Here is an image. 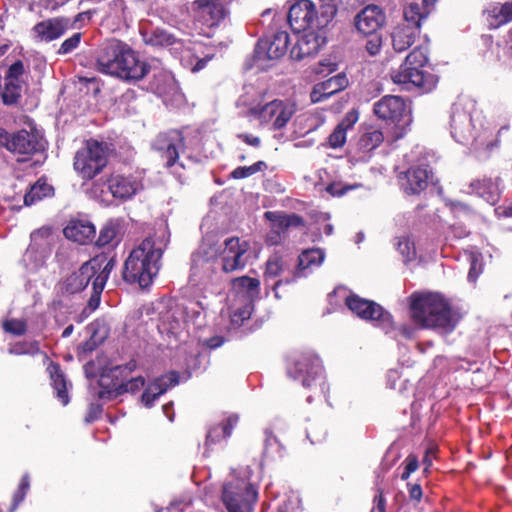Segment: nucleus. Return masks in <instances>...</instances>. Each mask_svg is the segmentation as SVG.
Here are the masks:
<instances>
[{
	"label": "nucleus",
	"mask_w": 512,
	"mask_h": 512,
	"mask_svg": "<svg viewBox=\"0 0 512 512\" xmlns=\"http://www.w3.org/2000/svg\"><path fill=\"white\" fill-rule=\"evenodd\" d=\"M248 250V242L238 237H230L223 243H218L214 236L206 235L197 251L192 254V275L210 278L215 264H218L224 273L242 270L246 266Z\"/></svg>",
	"instance_id": "f257e3e1"
},
{
	"label": "nucleus",
	"mask_w": 512,
	"mask_h": 512,
	"mask_svg": "<svg viewBox=\"0 0 512 512\" xmlns=\"http://www.w3.org/2000/svg\"><path fill=\"white\" fill-rule=\"evenodd\" d=\"M115 266L114 258L105 254L97 255L80 266L79 269L63 277L56 284V294L60 303H67L78 297L91 283L92 294L88 300V308L94 311L98 308L101 294Z\"/></svg>",
	"instance_id": "f03ea898"
},
{
	"label": "nucleus",
	"mask_w": 512,
	"mask_h": 512,
	"mask_svg": "<svg viewBox=\"0 0 512 512\" xmlns=\"http://www.w3.org/2000/svg\"><path fill=\"white\" fill-rule=\"evenodd\" d=\"M169 238L168 229L163 225L153 235L146 237L126 259L123 279L131 284L137 283L142 288L148 287L159 272Z\"/></svg>",
	"instance_id": "7ed1b4c3"
},
{
	"label": "nucleus",
	"mask_w": 512,
	"mask_h": 512,
	"mask_svg": "<svg viewBox=\"0 0 512 512\" xmlns=\"http://www.w3.org/2000/svg\"><path fill=\"white\" fill-rule=\"evenodd\" d=\"M411 317L421 327L441 333L451 332L457 324L448 303L437 293L411 295Z\"/></svg>",
	"instance_id": "20e7f679"
},
{
	"label": "nucleus",
	"mask_w": 512,
	"mask_h": 512,
	"mask_svg": "<svg viewBox=\"0 0 512 512\" xmlns=\"http://www.w3.org/2000/svg\"><path fill=\"white\" fill-rule=\"evenodd\" d=\"M428 60L427 43L416 46L407 55L399 70L392 74L393 82L404 85L407 90L415 88L422 93L433 90L437 84V78L423 69Z\"/></svg>",
	"instance_id": "39448f33"
},
{
	"label": "nucleus",
	"mask_w": 512,
	"mask_h": 512,
	"mask_svg": "<svg viewBox=\"0 0 512 512\" xmlns=\"http://www.w3.org/2000/svg\"><path fill=\"white\" fill-rule=\"evenodd\" d=\"M251 475L252 470L248 466L232 471L222 491V500L228 512L253 511L258 492L251 483Z\"/></svg>",
	"instance_id": "423d86ee"
},
{
	"label": "nucleus",
	"mask_w": 512,
	"mask_h": 512,
	"mask_svg": "<svg viewBox=\"0 0 512 512\" xmlns=\"http://www.w3.org/2000/svg\"><path fill=\"white\" fill-rule=\"evenodd\" d=\"M136 368L137 362L132 359L125 365L103 370L99 378L101 390L98 392V398L110 400L123 393H134L140 390L145 384L144 378L142 376L128 378Z\"/></svg>",
	"instance_id": "0eeeda50"
},
{
	"label": "nucleus",
	"mask_w": 512,
	"mask_h": 512,
	"mask_svg": "<svg viewBox=\"0 0 512 512\" xmlns=\"http://www.w3.org/2000/svg\"><path fill=\"white\" fill-rule=\"evenodd\" d=\"M449 126L451 136L458 143L468 144L476 142L479 146L486 145L487 148L491 145L483 139L487 131H482L481 127L477 128L472 111L460 103H455L451 108Z\"/></svg>",
	"instance_id": "6e6552de"
},
{
	"label": "nucleus",
	"mask_w": 512,
	"mask_h": 512,
	"mask_svg": "<svg viewBox=\"0 0 512 512\" xmlns=\"http://www.w3.org/2000/svg\"><path fill=\"white\" fill-rule=\"evenodd\" d=\"M108 163V147L96 140H88L74 157V169L83 179H93Z\"/></svg>",
	"instance_id": "1a4fd4ad"
},
{
	"label": "nucleus",
	"mask_w": 512,
	"mask_h": 512,
	"mask_svg": "<svg viewBox=\"0 0 512 512\" xmlns=\"http://www.w3.org/2000/svg\"><path fill=\"white\" fill-rule=\"evenodd\" d=\"M153 149L160 154L165 167L181 181L184 164L179 161L180 152L184 151L185 141L181 131L172 129L157 135L153 142Z\"/></svg>",
	"instance_id": "9d476101"
},
{
	"label": "nucleus",
	"mask_w": 512,
	"mask_h": 512,
	"mask_svg": "<svg viewBox=\"0 0 512 512\" xmlns=\"http://www.w3.org/2000/svg\"><path fill=\"white\" fill-rule=\"evenodd\" d=\"M322 372L321 361L312 352L291 356L287 365L288 376L300 381L304 387H311L317 380L322 379Z\"/></svg>",
	"instance_id": "9b49d317"
},
{
	"label": "nucleus",
	"mask_w": 512,
	"mask_h": 512,
	"mask_svg": "<svg viewBox=\"0 0 512 512\" xmlns=\"http://www.w3.org/2000/svg\"><path fill=\"white\" fill-rule=\"evenodd\" d=\"M262 123L271 124L273 129L279 130L287 125L294 113L296 106L292 102L273 100L261 107L251 110Z\"/></svg>",
	"instance_id": "f8f14e48"
},
{
	"label": "nucleus",
	"mask_w": 512,
	"mask_h": 512,
	"mask_svg": "<svg viewBox=\"0 0 512 512\" xmlns=\"http://www.w3.org/2000/svg\"><path fill=\"white\" fill-rule=\"evenodd\" d=\"M346 305L360 318L372 321L384 330H387L392 325L390 314L373 301L351 295L346 298Z\"/></svg>",
	"instance_id": "ddd939ff"
},
{
	"label": "nucleus",
	"mask_w": 512,
	"mask_h": 512,
	"mask_svg": "<svg viewBox=\"0 0 512 512\" xmlns=\"http://www.w3.org/2000/svg\"><path fill=\"white\" fill-rule=\"evenodd\" d=\"M44 148L43 138L38 131L22 129L12 133L8 151L21 156L22 158L18 161H25L35 153L43 151Z\"/></svg>",
	"instance_id": "4468645a"
},
{
	"label": "nucleus",
	"mask_w": 512,
	"mask_h": 512,
	"mask_svg": "<svg viewBox=\"0 0 512 512\" xmlns=\"http://www.w3.org/2000/svg\"><path fill=\"white\" fill-rule=\"evenodd\" d=\"M127 43L112 38L103 42L96 52V65L100 72L114 76Z\"/></svg>",
	"instance_id": "2eb2a0df"
},
{
	"label": "nucleus",
	"mask_w": 512,
	"mask_h": 512,
	"mask_svg": "<svg viewBox=\"0 0 512 512\" xmlns=\"http://www.w3.org/2000/svg\"><path fill=\"white\" fill-rule=\"evenodd\" d=\"M149 70V64L127 44L114 77L128 82H136L143 79Z\"/></svg>",
	"instance_id": "dca6fc26"
},
{
	"label": "nucleus",
	"mask_w": 512,
	"mask_h": 512,
	"mask_svg": "<svg viewBox=\"0 0 512 512\" xmlns=\"http://www.w3.org/2000/svg\"><path fill=\"white\" fill-rule=\"evenodd\" d=\"M111 195L120 200H128L142 190V178L136 174H111L103 183Z\"/></svg>",
	"instance_id": "f3484780"
},
{
	"label": "nucleus",
	"mask_w": 512,
	"mask_h": 512,
	"mask_svg": "<svg viewBox=\"0 0 512 512\" xmlns=\"http://www.w3.org/2000/svg\"><path fill=\"white\" fill-rule=\"evenodd\" d=\"M290 36L286 31H278L271 38L260 39L255 47V58L258 60H275L284 56L288 50Z\"/></svg>",
	"instance_id": "a211bd4d"
},
{
	"label": "nucleus",
	"mask_w": 512,
	"mask_h": 512,
	"mask_svg": "<svg viewBox=\"0 0 512 512\" xmlns=\"http://www.w3.org/2000/svg\"><path fill=\"white\" fill-rule=\"evenodd\" d=\"M316 9L310 0H299L288 12V23L296 33L314 29Z\"/></svg>",
	"instance_id": "6ab92c4d"
},
{
	"label": "nucleus",
	"mask_w": 512,
	"mask_h": 512,
	"mask_svg": "<svg viewBox=\"0 0 512 512\" xmlns=\"http://www.w3.org/2000/svg\"><path fill=\"white\" fill-rule=\"evenodd\" d=\"M373 112L379 119L399 122L408 115L409 109L402 97L386 95L374 103Z\"/></svg>",
	"instance_id": "aec40b11"
},
{
	"label": "nucleus",
	"mask_w": 512,
	"mask_h": 512,
	"mask_svg": "<svg viewBox=\"0 0 512 512\" xmlns=\"http://www.w3.org/2000/svg\"><path fill=\"white\" fill-rule=\"evenodd\" d=\"M74 21L67 17H54L37 23L33 31L40 41L51 42L72 29Z\"/></svg>",
	"instance_id": "412c9836"
},
{
	"label": "nucleus",
	"mask_w": 512,
	"mask_h": 512,
	"mask_svg": "<svg viewBox=\"0 0 512 512\" xmlns=\"http://www.w3.org/2000/svg\"><path fill=\"white\" fill-rule=\"evenodd\" d=\"M324 44V32H318L314 29L309 30L297 40L296 45L291 49V56L296 60L314 56Z\"/></svg>",
	"instance_id": "4be33fe9"
},
{
	"label": "nucleus",
	"mask_w": 512,
	"mask_h": 512,
	"mask_svg": "<svg viewBox=\"0 0 512 512\" xmlns=\"http://www.w3.org/2000/svg\"><path fill=\"white\" fill-rule=\"evenodd\" d=\"M179 375L177 372H170L162 375L151 382L142 394V403L150 408L154 405L155 401L163 395L170 388L178 385Z\"/></svg>",
	"instance_id": "5701e85b"
},
{
	"label": "nucleus",
	"mask_w": 512,
	"mask_h": 512,
	"mask_svg": "<svg viewBox=\"0 0 512 512\" xmlns=\"http://www.w3.org/2000/svg\"><path fill=\"white\" fill-rule=\"evenodd\" d=\"M385 16L375 5H368L355 17V26L363 35H373L383 25Z\"/></svg>",
	"instance_id": "b1692460"
},
{
	"label": "nucleus",
	"mask_w": 512,
	"mask_h": 512,
	"mask_svg": "<svg viewBox=\"0 0 512 512\" xmlns=\"http://www.w3.org/2000/svg\"><path fill=\"white\" fill-rule=\"evenodd\" d=\"M229 0H197L198 15L207 26L217 25L227 14Z\"/></svg>",
	"instance_id": "393cba45"
},
{
	"label": "nucleus",
	"mask_w": 512,
	"mask_h": 512,
	"mask_svg": "<svg viewBox=\"0 0 512 512\" xmlns=\"http://www.w3.org/2000/svg\"><path fill=\"white\" fill-rule=\"evenodd\" d=\"M429 175L427 167H412L399 176L401 187L407 194H419L427 187Z\"/></svg>",
	"instance_id": "a878e982"
},
{
	"label": "nucleus",
	"mask_w": 512,
	"mask_h": 512,
	"mask_svg": "<svg viewBox=\"0 0 512 512\" xmlns=\"http://www.w3.org/2000/svg\"><path fill=\"white\" fill-rule=\"evenodd\" d=\"M348 85V79L345 74L338 73L337 75L316 84L311 92L312 102H321L329 98L337 92L342 91Z\"/></svg>",
	"instance_id": "bb28decb"
},
{
	"label": "nucleus",
	"mask_w": 512,
	"mask_h": 512,
	"mask_svg": "<svg viewBox=\"0 0 512 512\" xmlns=\"http://www.w3.org/2000/svg\"><path fill=\"white\" fill-rule=\"evenodd\" d=\"M500 182V177H496L494 179L485 177L483 179L472 181L469 187L471 189V193L483 198L489 204L495 205L499 201L501 195Z\"/></svg>",
	"instance_id": "cd10ccee"
},
{
	"label": "nucleus",
	"mask_w": 512,
	"mask_h": 512,
	"mask_svg": "<svg viewBox=\"0 0 512 512\" xmlns=\"http://www.w3.org/2000/svg\"><path fill=\"white\" fill-rule=\"evenodd\" d=\"M63 232L67 239L79 244H86L95 237L96 229L89 221L71 220Z\"/></svg>",
	"instance_id": "c85d7f7f"
},
{
	"label": "nucleus",
	"mask_w": 512,
	"mask_h": 512,
	"mask_svg": "<svg viewBox=\"0 0 512 512\" xmlns=\"http://www.w3.org/2000/svg\"><path fill=\"white\" fill-rule=\"evenodd\" d=\"M285 271V265L282 259L274 255L269 258L266 263V269L264 273V283L266 286H270L275 291V296L278 297L277 288L282 284H289L294 281L295 277L286 278V279H278L277 277L282 275Z\"/></svg>",
	"instance_id": "c756f323"
},
{
	"label": "nucleus",
	"mask_w": 512,
	"mask_h": 512,
	"mask_svg": "<svg viewBox=\"0 0 512 512\" xmlns=\"http://www.w3.org/2000/svg\"><path fill=\"white\" fill-rule=\"evenodd\" d=\"M124 233V220L121 218H114L108 220L100 230L97 246H115L122 238Z\"/></svg>",
	"instance_id": "7c9ffc66"
},
{
	"label": "nucleus",
	"mask_w": 512,
	"mask_h": 512,
	"mask_svg": "<svg viewBox=\"0 0 512 512\" xmlns=\"http://www.w3.org/2000/svg\"><path fill=\"white\" fill-rule=\"evenodd\" d=\"M265 218L271 222V229L286 237V233L291 227L303 225V219L297 214H285L282 212L267 211Z\"/></svg>",
	"instance_id": "2f4dec72"
},
{
	"label": "nucleus",
	"mask_w": 512,
	"mask_h": 512,
	"mask_svg": "<svg viewBox=\"0 0 512 512\" xmlns=\"http://www.w3.org/2000/svg\"><path fill=\"white\" fill-rule=\"evenodd\" d=\"M53 236L50 228L42 227L31 234V243L27 250V255L32 252H39L42 258L51 253Z\"/></svg>",
	"instance_id": "473e14b6"
},
{
	"label": "nucleus",
	"mask_w": 512,
	"mask_h": 512,
	"mask_svg": "<svg viewBox=\"0 0 512 512\" xmlns=\"http://www.w3.org/2000/svg\"><path fill=\"white\" fill-rule=\"evenodd\" d=\"M416 27H408L407 25H397L392 34V46L395 51L403 52L409 48L414 42L420 31L415 30Z\"/></svg>",
	"instance_id": "72a5a7b5"
},
{
	"label": "nucleus",
	"mask_w": 512,
	"mask_h": 512,
	"mask_svg": "<svg viewBox=\"0 0 512 512\" xmlns=\"http://www.w3.org/2000/svg\"><path fill=\"white\" fill-rule=\"evenodd\" d=\"M325 254L323 250L319 248H311L303 251L298 258V268L296 275L299 277H305L309 274V270L313 267H319Z\"/></svg>",
	"instance_id": "f704fd0d"
},
{
	"label": "nucleus",
	"mask_w": 512,
	"mask_h": 512,
	"mask_svg": "<svg viewBox=\"0 0 512 512\" xmlns=\"http://www.w3.org/2000/svg\"><path fill=\"white\" fill-rule=\"evenodd\" d=\"M238 420V416L233 414L223 420L220 424L211 427L207 432L206 444L210 446L220 442L221 440L227 439L231 435L234 427L237 425Z\"/></svg>",
	"instance_id": "c9c22d12"
},
{
	"label": "nucleus",
	"mask_w": 512,
	"mask_h": 512,
	"mask_svg": "<svg viewBox=\"0 0 512 512\" xmlns=\"http://www.w3.org/2000/svg\"><path fill=\"white\" fill-rule=\"evenodd\" d=\"M141 35L145 44L154 47H168L176 42L173 34L161 28L142 29Z\"/></svg>",
	"instance_id": "e433bc0d"
},
{
	"label": "nucleus",
	"mask_w": 512,
	"mask_h": 512,
	"mask_svg": "<svg viewBox=\"0 0 512 512\" xmlns=\"http://www.w3.org/2000/svg\"><path fill=\"white\" fill-rule=\"evenodd\" d=\"M487 21L493 28H498L512 21V2L494 4L486 10Z\"/></svg>",
	"instance_id": "4c0bfd02"
},
{
	"label": "nucleus",
	"mask_w": 512,
	"mask_h": 512,
	"mask_svg": "<svg viewBox=\"0 0 512 512\" xmlns=\"http://www.w3.org/2000/svg\"><path fill=\"white\" fill-rule=\"evenodd\" d=\"M184 310L180 306L172 308L161 318V327L173 335H178L185 328Z\"/></svg>",
	"instance_id": "58836bf2"
},
{
	"label": "nucleus",
	"mask_w": 512,
	"mask_h": 512,
	"mask_svg": "<svg viewBox=\"0 0 512 512\" xmlns=\"http://www.w3.org/2000/svg\"><path fill=\"white\" fill-rule=\"evenodd\" d=\"M53 389L56 393L57 399L63 404L69 403V396L67 391V382L62 373L60 366L56 363H51L48 366Z\"/></svg>",
	"instance_id": "ea45409f"
},
{
	"label": "nucleus",
	"mask_w": 512,
	"mask_h": 512,
	"mask_svg": "<svg viewBox=\"0 0 512 512\" xmlns=\"http://www.w3.org/2000/svg\"><path fill=\"white\" fill-rule=\"evenodd\" d=\"M384 141L383 132L374 127L364 129L357 141V148L363 153L376 149Z\"/></svg>",
	"instance_id": "a19ab883"
},
{
	"label": "nucleus",
	"mask_w": 512,
	"mask_h": 512,
	"mask_svg": "<svg viewBox=\"0 0 512 512\" xmlns=\"http://www.w3.org/2000/svg\"><path fill=\"white\" fill-rule=\"evenodd\" d=\"M54 189L45 181L38 180L24 196V204L31 206L44 197L53 195Z\"/></svg>",
	"instance_id": "79ce46f5"
},
{
	"label": "nucleus",
	"mask_w": 512,
	"mask_h": 512,
	"mask_svg": "<svg viewBox=\"0 0 512 512\" xmlns=\"http://www.w3.org/2000/svg\"><path fill=\"white\" fill-rule=\"evenodd\" d=\"M403 17L404 20L401 24L416 27L415 30L420 31L421 21L426 17V14L422 12L418 3L412 2L404 8Z\"/></svg>",
	"instance_id": "37998d69"
},
{
	"label": "nucleus",
	"mask_w": 512,
	"mask_h": 512,
	"mask_svg": "<svg viewBox=\"0 0 512 512\" xmlns=\"http://www.w3.org/2000/svg\"><path fill=\"white\" fill-rule=\"evenodd\" d=\"M233 289L238 293H245L248 298L258 294L260 282L256 278L242 276L231 281Z\"/></svg>",
	"instance_id": "c03bdc74"
},
{
	"label": "nucleus",
	"mask_w": 512,
	"mask_h": 512,
	"mask_svg": "<svg viewBox=\"0 0 512 512\" xmlns=\"http://www.w3.org/2000/svg\"><path fill=\"white\" fill-rule=\"evenodd\" d=\"M21 82L4 81V87L1 91L2 101L5 105H15L21 98Z\"/></svg>",
	"instance_id": "a18cd8bd"
},
{
	"label": "nucleus",
	"mask_w": 512,
	"mask_h": 512,
	"mask_svg": "<svg viewBox=\"0 0 512 512\" xmlns=\"http://www.w3.org/2000/svg\"><path fill=\"white\" fill-rule=\"evenodd\" d=\"M336 14V8L333 5L321 6L319 12L316 11L314 30L324 32L323 30L332 22Z\"/></svg>",
	"instance_id": "49530a36"
},
{
	"label": "nucleus",
	"mask_w": 512,
	"mask_h": 512,
	"mask_svg": "<svg viewBox=\"0 0 512 512\" xmlns=\"http://www.w3.org/2000/svg\"><path fill=\"white\" fill-rule=\"evenodd\" d=\"M8 352L12 355L34 356L40 352V347L37 341H20L10 345Z\"/></svg>",
	"instance_id": "de8ad7c7"
},
{
	"label": "nucleus",
	"mask_w": 512,
	"mask_h": 512,
	"mask_svg": "<svg viewBox=\"0 0 512 512\" xmlns=\"http://www.w3.org/2000/svg\"><path fill=\"white\" fill-rule=\"evenodd\" d=\"M267 169V164L264 161H258L250 166H240L234 169L231 173L235 179H243L250 177L257 172L264 171Z\"/></svg>",
	"instance_id": "09e8293b"
},
{
	"label": "nucleus",
	"mask_w": 512,
	"mask_h": 512,
	"mask_svg": "<svg viewBox=\"0 0 512 512\" xmlns=\"http://www.w3.org/2000/svg\"><path fill=\"white\" fill-rule=\"evenodd\" d=\"M469 261L468 281L474 283L483 271L482 256L479 253H470Z\"/></svg>",
	"instance_id": "8fccbe9b"
},
{
	"label": "nucleus",
	"mask_w": 512,
	"mask_h": 512,
	"mask_svg": "<svg viewBox=\"0 0 512 512\" xmlns=\"http://www.w3.org/2000/svg\"><path fill=\"white\" fill-rule=\"evenodd\" d=\"M397 250L403 256L404 262H409L415 258L416 251L414 243L410 241L408 237L399 238L397 243Z\"/></svg>",
	"instance_id": "3c124183"
},
{
	"label": "nucleus",
	"mask_w": 512,
	"mask_h": 512,
	"mask_svg": "<svg viewBox=\"0 0 512 512\" xmlns=\"http://www.w3.org/2000/svg\"><path fill=\"white\" fill-rule=\"evenodd\" d=\"M29 487H30V479H29V476L26 474L21 478L19 487L13 495V503L10 508L11 512H14L17 509V507L19 506V504L24 500V498L29 490Z\"/></svg>",
	"instance_id": "603ef678"
},
{
	"label": "nucleus",
	"mask_w": 512,
	"mask_h": 512,
	"mask_svg": "<svg viewBox=\"0 0 512 512\" xmlns=\"http://www.w3.org/2000/svg\"><path fill=\"white\" fill-rule=\"evenodd\" d=\"M3 329L12 335L21 336L25 334L27 325L23 320L9 319L3 323Z\"/></svg>",
	"instance_id": "864d4df0"
},
{
	"label": "nucleus",
	"mask_w": 512,
	"mask_h": 512,
	"mask_svg": "<svg viewBox=\"0 0 512 512\" xmlns=\"http://www.w3.org/2000/svg\"><path fill=\"white\" fill-rule=\"evenodd\" d=\"M82 33L76 32L71 37L67 38L59 47L57 53L59 55H66L74 51L80 44Z\"/></svg>",
	"instance_id": "5fc2aeb1"
},
{
	"label": "nucleus",
	"mask_w": 512,
	"mask_h": 512,
	"mask_svg": "<svg viewBox=\"0 0 512 512\" xmlns=\"http://www.w3.org/2000/svg\"><path fill=\"white\" fill-rule=\"evenodd\" d=\"M346 133L347 131L337 125L328 138L329 146L331 148L342 147L346 142Z\"/></svg>",
	"instance_id": "6e6d98bb"
},
{
	"label": "nucleus",
	"mask_w": 512,
	"mask_h": 512,
	"mask_svg": "<svg viewBox=\"0 0 512 512\" xmlns=\"http://www.w3.org/2000/svg\"><path fill=\"white\" fill-rule=\"evenodd\" d=\"M24 73L23 62L18 60L14 62L5 75L4 81L20 82L19 77Z\"/></svg>",
	"instance_id": "4d7b16f0"
},
{
	"label": "nucleus",
	"mask_w": 512,
	"mask_h": 512,
	"mask_svg": "<svg viewBox=\"0 0 512 512\" xmlns=\"http://www.w3.org/2000/svg\"><path fill=\"white\" fill-rule=\"evenodd\" d=\"M370 36L371 37L367 40L365 47L367 52L371 56H374L380 52L382 41L376 33Z\"/></svg>",
	"instance_id": "13d9d810"
},
{
	"label": "nucleus",
	"mask_w": 512,
	"mask_h": 512,
	"mask_svg": "<svg viewBox=\"0 0 512 512\" xmlns=\"http://www.w3.org/2000/svg\"><path fill=\"white\" fill-rule=\"evenodd\" d=\"M358 121V112L355 110L349 111L342 121L338 124L339 127L343 128L345 131L352 128L354 124Z\"/></svg>",
	"instance_id": "bf43d9fd"
},
{
	"label": "nucleus",
	"mask_w": 512,
	"mask_h": 512,
	"mask_svg": "<svg viewBox=\"0 0 512 512\" xmlns=\"http://www.w3.org/2000/svg\"><path fill=\"white\" fill-rule=\"evenodd\" d=\"M161 77L163 78V84L155 81L152 85L156 93L162 95L166 93V84H173V78L169 74H162Z\"/></svg>",
	"instance_id": "052dcab7"
},
{
	"label": "nucleus",
	"mask_w": 512,
	"mask_h": 512,
	"mask_svg": "<svg viewBox=\"0 0 512 512\" xmlns=\"http://www.w3.org/2000/svg\"><path fill=\"white\" fill-rule=\"evenodd\" d=\"M407 487H408V493H409L410 499L413 501H416V502H420V500L422 499V496H423L421 486L417 483H414V484L408 483Z\"/></svg>",
	"instance_id": "680f3d73"
},
{
	"label": "nucleus",
	"mask_w": 512,
	"mask_h": 512,
	"mask_svg": "<svg viewBox=\"0 0 512 512\" xmlns=\"http://www.w3.org/2000/svg\"><path fill=\"white\" fill-rule=\"evenodd\" d=\"M386 511V501L383 496L382 491L379 489L377 494L374 497V507L371 512H385Z\"/></svg>",
	"instance_id": "e2e57ef3"
},
{
	"label": "nucleus",
	"mask_w": 512,
	"mask_h": 512,
	"mask_svg": "<svg viewBox=\"0 0 512 512\" xmlns=\"http://www.w3.org/2000/svg\"><path fill=\"white\" fill-rule=\"evenodd\" d=\"M237 137L239 139H241L243 142H245L246 144L253 146V147H258L261 143L260 138L258 136L252 135V134L242 133V134H238Z\"/></svg>",
	"instance_id": "0e129e2a"
},
{
	"label": "nucleus",
	"mask_w": 512,
	"mask_h": 512,
	"mask_svg": "<svg viewBox=\"0 0 512 512\" xmlns=\"http://www.w3.org/2000/svg\"><path fill=\"white\" fill-rule=\"evenodd\" d=\"M319 68L317 69V73H331L334 72L337 68V64L334 62H331L329 60H324L319 63Z\"/></svg>",
	"instance_id": "69168bd1"
},
{
	"label": "nucleus",
	"mask_w": 512,
	"mask_h": 512,
	"mask_svg": "<svg viewBox=\"0 0 512 512\" xmlns=\"http://www.w3.org/2000/svg\"><path fill=\"white\" fill-rule=\"evenodd\" d=\"M12 134L8 133L5 129L0 127V147H5L9 150L10 139Z\"/></svg>",
	"instance_id": "338daca9"
},
{
	"label": "nucleus",
	"mask_w": 512,
	"mask_h": 512,
	"mask_svg": "<svg viewBox=\"0 0 512 512\" xmlns=\"http://www.w3.org/2000/svg\"><path fill=\"white\" fill-rule=\"evenodd\" d=\"M284 238H285V236H283L279 233H276L273 231V229H271L270 233L267 236V242L270 245H278L283 241Z\"/></svg>",
	"instance_id": "774afa93"
}]
</instances>
